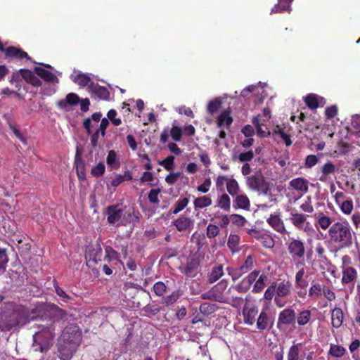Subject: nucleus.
Segmentation results:
<instances>
[{"label": "nucleus", "instance_id": "09e8293b", "mask_svg": "<svg viewBox=\"0 0 360 360\" xmlns=\"http://www.w3.org/2000/svg\"><path fill=\"white\" fill-rule=\"evenodd\" d=\"M189 203L188 198H179L173 206V210L172 211V214H176L181 211H182Z\"/></svg>", "mask_w": 360, "mask_h": 360}, {"label": "nucleus", "instance_id": "a878e982", "mask_svg": "<svg viewBox=\"0 0 360 360\" xmlns=\"http://www.w3.org/2000/svg\"><path fill=\"white\" fill-rule=\"evenodd\" d=\"M233 206L235 209L249 210L250 208V201L246 195L238 194L235 196Z\"/></svg>", "mask_w": 360, "mask_h": 360}, {"label": "nucleus", "instance_id": "6e6d98bb", "mask_svg": "<svg viewBox=\"0 0 360 360\" xmlns=\"http://www.w3.org/2000/svg\"><path fill=\"white\" fill-rule=\"evenodd\" d=\"M76 170L77 176L79 179H83L85 177L84 165L83 161L79 158V155H76L75 158Z\"/></svg>", "mask_w": 360, "mask_h": 360}, {"label": "nucleus", "instance_id": "de8ad7c7", "mask_svg": "<svg viewBox=\"0 0 360 360\" xmlns=\"http://www.w3.org/2000/svg\"><path fill=\"white\" fill-rule=\"evenodd\" d=\"M223 303L229 304L235 308H240L243 304V299L241 297L229 294Z\"/></svg>", "mask_w": 360, "mask_h": 360}, {"label": "nucleus", "instance_id": "8fccbe9b", "mask_svg": "<svg viewBox=\"0 0 360 360\" xmlns=\"http://www.w3.org/2000/svg\"><path fill=\"white\" fill-rule=\"evenodd\" d=\"M221 104H222L221 98H216L210 101L208 103L207 110L209 113H210L211 115H213L219 110Z\"/></svg>", "mask_w": 360, "mask_h": 360}, {"label": "nucleus", "instance_id": "49530a36", "mask_svg": "<svg viewBox=\"0 0 360 360\" xmlns=\"http://www.w3.org/2000/svg\"><path fill=\"white\" fill-rule=\"evenodd\" d=\"M226 190L229 195L234 197L239 193L240 186L235 179H229L227 181Z\"/></svg>", "mask_w": 360, "mask_h": 360}, {"label": "nucleus", "instance_id": "052dcab7", "mask_svg": "<svg viewBox=\"0 0 360 360\" xmlns=\"http://www.w3.org/2000/svg\"><path fill=\"white\" fill-rule=\"evenodd\" d=\"M226 271L233 281L238 280L240 277L242 276L243 274H244V273H242V271L240 270L239 267H227Z\"/></svg>", "mask_w": 360, "mask_h": 360}, {"label": "nucleus", "instance_id": "338daca9", "mask_svg": "<svg viewBox=\"0 0 360 360\" xmlns=\"http://www.w3.org/2000/svg\"><path fill=\"white\" fill-rule=\"evenodd\" d=\"M259 241L264 245V247L271 248L274 245V239L267 234H263L259 239Z\"/></svg>", "mask_w": 360, "mask_h": 360}, {"label": "nucleus", "instance_id": "423d86ee", "mask_svg": "<svg viewBox=\"0 0 360 360\" xmlns=\"http://www.w3.org/2000/svg\"><path fill=\"white\" fill-rule=\"evenodd\" d=\"M227 288L228 281L223 279L214 285L209 292L204 294L202 297L223 303L229 294L231 293V290H233L232 286L229 289H227Z\"/></svg>", "mask_w": 360, "mask_h": 360}, {"label": "nucleus", "instance_id": "dca6fc26", "mask_svg": "<svg viewBox=\"0 0 360 360\" xmlns=\"http://www.w3.org/2000/svg\"><path fill=\"white\" fill-rule=\"evenodd\" d=\"M86 258L89 259V262L92 261L97 263L101 260L102 257V248L100 243L89 244L86 245L85 250Z\"/></svg>", "mask_w": 360, "mask_h": 360}, {"label": "nucleus", "instance_id": "39448f33", "mask_svg": "<svg viewBox=\"0 0 360 360\" xmlns=\"http://www.w3.org/2000/svg\"><path fill=\"white\" fill-rule=\"evenodd\" d=\"M246 184L252 191H256L259 195H263L269 198L271 202H275L276 199L270 193V184L260 174L249 176L246 178Z\"/></svg>", "mask_w": 360, "mask_h": 360}, {"label": "nucleus", "instance_id": "cd10ccee", "mask_svg": "<svg viewBox=\"0 0 360 360\" xmlns=\"http://www.w3.org/2000/svg\"><path fill=\"white\" fill-rule=\"evenodd\" d=\"M309 282L306 275L305 269L302 267L295 274V285L296 288L305 290L308 286Z\"/></svg>", "mask_w": 360, "mask_h": 360}, {"label": "nucleus", "instance_id": "9d476101", "mask_svg": "<svg viewBox=\"0 0 360 360\" xmlns=\"http://www.w3.org/2000/svg\"><path fill=\"white\" fill-rule=\"evenodd\" d=\"M295 311L291 308H285L278 314L277 327L279 329H281L284 326L294 324L295 322Z\"/></svg>", "mask_w": 360, "mask_h": 360}, {"label": "nucleus", "instance_id": "0eeeda50", "mask_svg": "<svg viewBox=\"0 0 360 360\" xmlns=\"http://www.w3.org/2000/svg\"><path fill=\"white\" fill-rule=\"evenodd\" d=\"M290 220L297 229L303 231L307 235H311L315 231L311 224L307 221V215L300 213L295 209L290 210Z\"/></svg>", "mask_w": 360, "mask_h": 360}, {"label": "nucleus", "instance_id": "ddd939ff", "mask_svg": "<svg viewBox=\"0 0 360 360\" xmlns=\"http://www.w3.org/2000/svg\"><path fill=\"white\" fill-rule=\"evenodd\" d=\"M288 249L294 259L302 258L305 253L304 244L300 239L292 238L288 244Z\"/></svg>", "mask_w": 360, "mask_h": 360}, {"label": "nucleus", "instance_id": "c756f323", "mask_svg": "<svg viewBox=\"0 0 360 360\" xmlns=\"http://www.w3.org/2000/svg\"><path fill=\"white\" fill-rule=\"evenodd\" d=\"M34 72L42 79L48 82L51 83H58V77L50 71L45 70L40 67H36L34 68Z\"/></svg>", "mask_w": 360, "mask_h": 360}, {"label": "nucleus", "instance_id": "a211bd4d", "mask_svg": "<svg viewBox=\"0 0 360 360\" xmlns=\"http://www.w3.org/2000/svg\"><path fill=\"white\" fill-rule=\"evenodd\" d=\"M342 283L343 285H354L357 278V271L354 267H341Z\"/></svg>", "mask_w": 360, "mask_h": 360}, {"label": "nucleus", "instance_id": "5fc2aeb1", "mask_svg": "<svg viewBox=\"0 0 360 360\" xmlns=\"http://www.w3.org/2000/svg\"><path fill=\"white\" fill-rule=\"evenodd\" d=\"M254 266V259L251 255H248L245 259L244 262L239 266L242 273H247L250 271Z\"/></svg>", "mask_w": 360, "mask_h": 360}, {"label": "nucleus", "instance_id": "864d4df0", "mask_svg": "<svg viewBox=\"0 0 360 360\" xmlns=\"http://www.w3.org/2000/svg\"><path fill=\"white\" fill-rule=\"evenodd\" d=\"M181 295V292L180 290H175L172 292L171 295L165 297L162 300V303L166 306L172 305L178 300Z\"/></svg>", "mask_w": 360, "mask_h": 360}, {"label": "nucleus", "instance_id": "e433bc0d", "mask_svg": "<svg viewBox=\"0 0 360 360\" xmlns=\"http://www.w3.org/2000/svg\"><path fill=\"white\" fill-rule=\"evenodd\" d=\"M292 0H279L278 3L276 4L271 9V13H281L283 11H291L290 4Z\"/></svg>", "mask_w": 360, "mask_h": 360}, {"label": "nucleus", "instance_id": "4be33fe9", "mask_svg": "<svg viewBox=\"0 0 360 360\" xmlns=\"http://www.w3.org/2000/svg\"><path fill=\"white\" fill-rule=\"evenodd\" d=\"M333 219L323 212H319L315 217V226L319 229H329L333 224Z\"/></svg>", "mask_w": 360, "mask_h": 360}, {"label": "nucleus", "instance_id": "7c9ffc66", "mask_svg": "<svg viewBox=\"0 0 360 360\" xmlns=\"http://www.w3.org/2000/svg\"><path fill=\"white\" fill-rule=\"evenodd\" d=\"M257 328L259 330H266L269 325V315L265 309H262L257 321Z\"/></svg>", "mask_w": 360, "mask_h": 360}, {"label": "nucleus", "instance_id": "c03bdc74", "mask_svg": "<svg viewBox=\"0 0 360 360\" xmlns=\"http://www.w3.org/2000/svg\"><path fill=\"white\" fill-rule=\"evenodd\" d=\"M346 353V349L339 345L330 344L328 354L335 358H340Z\"/></svg>", "mask_w": 360, "mask_h": 360}, {"label": "nucleus", "instance_id": "2eb2a0df", "mask_svg": "<svg viewBox=\"0 0 360 360\" xmlns=\"http://www.w3.org/2000/svg\"><path fill=\"white\" fill-rule=\"evenodd\" d=\"M172 224L176 230L180 232H190L194 227V220L184 215L173 221Z\"/></svg>", "mask_w": 360, "mask_h": 360}, {"label": "nucleus", "instance_id": "13d9d810", "mask_svg": "<svg viewBox=\"0 0 360 360\" xmlns=\"http://www.w3.org/2000/svg\"><path fill=\"white\" fill-rule=\"evenodd\" d=\"M160 192L161 191L160 188L151 189L149 191L148 196L149 202L154 205H158L160 202L158 196Z\"/></svg>", "mask_w": 360, "mask_h": 360}, {"label": "nucleus", "instance_id": "37998d69", "mask_svg": "<svg viewBox=\"0 0 360 360\" xmlns=\"http://www.w3.org/2000/svg\"><path fill=\"white\" fill-rule=\"evenodd\" d=\"M5 52H6V56H13V57H15L17 58H26L28 60L30 59V58L28 56V55L26 52L23 51L21 49L13 47V46L7 48L5 50Z\"/></svg>", "mask_w": 360, "mask_h": 360}, {"label": "nucleus", "instance_id": "603ef678", "mask_svg": "<svg viewBox=\"0 0 360 360\" xmlns=\"http://www.w3.org/2000/svg\"><path fill=\"white\" fill-rule=\"evenodd\" d=\"M106 162L112 169H117L119 167L120 163L117 159V154L115 150H112L108 152Z\"/></svg>", "mask_w": 360, "mask_h": 360}, {"label": "nucleus", "instance_id": "ea45409f", "mask_svg": "<svg viewBox=\"0 0 360 360\" xmlns=\"http://www.w3.org/2000/svg\"><path fill=\"white\" fill-rule=\"evenodd\" d=\"M224 275L222 265H217L212 268L208 276V281L210 283L216 282Z\"/></svg>", "mask_w": 360, "mask_h": 360}, {"label": "nucleus", "instance_id": "473e14b6", "mask_svg": "<svg viewBox=\"0 0 360 360\" xmlns=\"http://www.w3.org/2000/svg\"><path fill=\"white\" fill-rule=\"evenodd\" d=\"M301 344H293L290 347L287 353V360H302L300 354Z\"/></svg>", "mask_w": 360, "mask_h": 360}, {"label": "nucleus", "instance_id": "72a5a7b5", "mask_svg": "<svg viewBox=\"0 0 360 360\" xmlns=\"http://www.w3.org/2000/svg\"><path fill=\"white\" fill-rule=\"evenodd\" d=\"M311 311L309 309H304L296 315L295 320H297V323L300 326H303L309 323L311 319Z\"/></svg>", "mask_w": 360, "mask_h": 360}, {"label": "nucleus", "instance_id": "7ed1b4c3", "mask_svg": "<svg viewBox=\"0 0 360 360\" xmlns=\"http://www.w3.org/2000/svg\"><path fill=\"white\" fill-rule=\"evenodd\" d=\"M37 327L39 330L33 335L32 347L34 351L46 352L55 337V321L50 319L37 325Z\"/></svg>", "mask_w": 360, "mask_h": 360}, {"label": "nucleus", "instance_id": "69168bd1", "mask_svg": "<svg viewBox=\"0 0 360 360\" xmlns=\"http://www.w3.org/2000/svg\"><path fill=\"white\" fill-rule=\"evenodd\" d=\"M231 222L238 226H243L247 222L243 216L236 214H231Z\"/></svg>", "mask_w": 360, "mask_h": 360}, {"label": "nucleus", "instance_id": "a19ab883", "mask_svg": "<svg viewBox=\"0 0 360 360\" xmlns=\"http://www.w3.org/2000/svg\"><path fill=\"white\" fill-rule=\"evenodd\" d=\"M139 222V217L134 212H123L122 217L121 226H126L131 224L134 226Z\"/></svg>", "mask_w": 360, "mask_h": 360}, {"label": "nucleus", "instance_id": "c9c22d12", "mask_svg": "<svg viewBox=\"0 0 360 360\" xmlns=\"http://www.w3.org/2000/svg\"><path fill=\"white\" fill-rule=\"evenodd\" d=\"M233 122L232 117L229 111L222 112L217 118V125L219 128L225 127L229 128Z\"/></svg>", "mask_w": 360, "mask_h": 360}, {"label": "nucleus", "instance_id": "4c0bfd02", "mask_svg": "<svg viewBox=\"0 0 360 360\" xmlns=\"http://www.w3.org/2000/svg\"><path fill=\"white\" fill-rule=\"evenodd\" d=\"M217 205L221 210L229 212L231 209V198L226 193L219 195L217 200Z\"/></svg>", "mask_w": 360, "mask_h": 360}, {"label": "nucleus", "instance_id": "f3484780", "mask_svg": "<svg viewBox=\"0 0 360 360\" xmlns=\"http://www.w3.org/2000/svg\"><path fill=\"white\" fill-rule=\"evenodd\" d=\"M338 169H339L337 165L330 161H328L321 167V176H319V180L321 182H327L330 179V176L337 173Z\"/></svg>", "mask_w": 360, "mask_h": 360}, {"label": "nucleus", "instance_id": "e2e57ef3", "mask_svg": "<svg viewBox=\"0 0 360 360\" xmlns=\"http://www.w3.org/2000/svg\"><path fill=\"white\" fill-rule=\"evenodd\" d=\"M300 209L303 212L309 214L314 212V210L312 205L311 198L310 197H307L306 200L301 204Z\"/></svg>", "mask_w": 360, "mask_h": 360}, {"label": "nucleus", "instance_id": "58836bf2", "mask_svg": "<svg viewBox=\"0 0 360 360\" xmlns=\"http://www.w3.org/2000/svg\"><path fill=\"white\" fill-rule=\"evenodd\" d=\"M323 98L316 95L310 94L305 98L307 105L311 109L317 108L319 105L323 104Z\"/></svg>", "mask_w": 360, "mask_h": 360}, {"label": "nucleus", "instance_id": "20e7f679", "mask_svg": "<svg viewBox=\"0 0 360 360\" xmlns=\"http://www.w3.org/2000/svg\"><path fill=\"white\" fill-rule=\"evenodd\" d=\"M329 240L340 248H348L352 244V231L347 222L337 221L328 231Z\"/></svg>", "mask_w": 360, "mask_h": 360}, {"label": "nucleus", "instance_id": "4468645a", "mask_svg": "<svg viewBox=\"0 0 360 360\" xmlns=\"http://www.w3.org/2000/svg\"><path fill=\"white\" fill-rule=\"evenodd\" d=\"M258 307L255 304H246L243 308V321L245 324L252 326L256 321Z\"/></svg>", "mask_w": 360, "mask_h": 360}, {"label": "nucleus", "instance_id": "f704fd0d", "mask_svg": "<svg viewBox=\"0 0 360 360\" xmlns=\"http://www.w3.org/2000/svg\"><path fill=\"white\" fill-rule=\"evenodd\" d=\"M133 178L132 173L129 170L124 172V174H116L111 181V186L117 187L124 181L131 180Z\"/></svg>", "mask_w": 360, "mask_h": 360}, {"label": "nucleus", "instance_id": "5701e85b", "mask_svg": "<svg viewBox=\"0 0 360 360\" xmlns=\"http://www.w3.org/2000/svg\"><path fill=\"white\" fill-rule=\"evenodd\" d=\"M289 185L293 189L301 193V194H304L308 191L309 181L304 178L298 177L293 179L289 182Z\"/></svg>", "mask_w": 360, "mask_h": 360}, {"label": "nucleus", "instance_id": "6e6552de", "mask_svg": "<svg viewBox=\"0 0 360 360\" xmlns=\"http://www.w3.org/2000/svg\"><path fill=\"white\" fill-rule=\"evenodd\" d=\"M25 322V318L20 316L18 312L0 313V330H8L15 326L23 325Z\"/></svg>", "mask_w": 360, "mask_h": 360}, {"label": "nucleus", "instance_id": "0e129e2a", "mask_svg": "<svg viewBox=\"0 0 360 360\" xmlns=\"http://www.w3.org/2000/svg\"><path fill=\"white\" fill-rule=\"evenodd\" d=\"M219 233V229L217 225L210 224L207 227V236L209 238L216 237Z\"/></svg>", "mask_w": 360, "mask_h": 360}, {"label": "nucleus", "instance_id": "774afa93", "mask_svg": "<svg viewBox=\"0 0 360 360\" xmlns=\"http://www.w3.org/2000/svg\"><path fill=\"white\" fill-rule=\"evenodd\" d=\"M105 165L103 162H99L91 169V174L94 176H100L105 172Z\"/></svg>", "mask_w": 360, "mask_h": 360}, {"label": "nucleus", "instance_id": "4d7b16f0", "mask_svg": "<svg viewBox=\"0 0 360 360\" xmlns=\"http://www.w3.org/2000/svg\"><path fill=\"white\" fill-rule=\"evenodd\" d=\"M158 164L162 166L166 170L172 171L174 167V157L169 155L165 160L160 161Z\"/></svg>", "mask_w": 360, "mask_h": 360}, {"label": "nucleus", "instance_id": "3c124183", "mask_svg": "<svg viewBox=\"0 0 360 360\" xmlns=\"http://www.w3.org/2000/svg\"><path fill=\"white\" fill-rule=\"evenodd\" d=\"M240 242V237L236 234H230L228 238L227 245L229 249L233 252H236L238 251V245Z\"/></svg>", "mask_w": 360, "mask_h": 360}, {"label": "nucleus", "instance_id": "680f3d73", "mask_svg": "<svg viewBox=\"0 0 360 360\" xmlns=\"http://www.w3.org/2000/svg\"><path fill=\"white\" fill-rule=\"evenodd\" d=\"M167 287L163 282L158 281L153 285V291L157 296L161 297L166 292Z\"/></svg>", "mask_w": 360, "mask_h": 360}, {"label": "nucleus", "instance_id": "a18cd8bd", "mask_svg": "<svg viewBox=\"0 0 360 360\" xmlns=\"http://www.w3.org/2000/svg\"><path fill=\"white\" fill-rule=\"evenodd\" d=\"M212 199L206 195L198 197L193 201L194 207L195 209H202L209 207L212 205Z\"/></svg>", "mask_w": 360, "mask_h": 360}, {"label": "nucleus", "instance_id": "aec40b11", "mask_svg": "<svg viewBox=\"0 0 360 360\" xmlns=\"http://www.w3.org/2000/svg\"><path fill=\"white\" fill-rule=\"evenodd\" d=\"M105 260H108V263H112L117 267L124 266L123 262L120 260V253L113 249L111 246H106L105 248Z\"/></svg>", "mask_w": 360, "mask_h": 360}, {"label": "nucleus", "instance_id": "79ce46f5", "mask_svg": "<svg viewBox=\"0 0 360 360\" xmlns=\"http://www.w3.org/2000/svg\"><path fill=\"white\" fill-rule=\"evenodd\" d=\"M5 52H6V56H13V57H15L17 58H26L28 60L30 59V58L28 56V55L26 52L23 51L21 49L13 47V46L7 48L5 50Z\"/></svg>", "mask_w": 360, "mask_h": 360}, {"label": "nucleus", "instance_id": "bf43d9fd", "mask_svg": "<svg viewBox=\"0 0 360 360\" xmlns=\"http://www.w3.org/2000/svg\"><path fill=\"white\" fill-rule=\"evenodd\" d=\"M353 202L352 200H345L340 205V210L345 214H350L353 210Z\"/></svg>", "mask_w": 360, "mask_h": 360}, {"label": "nucleus", "instance_id": "9b49d317", "mask_svg": "<svg viewBox=\"0 0 360 360\" xmlns=\"http://www.w3.org/2000/svg\"><path fill=\"white\" fill-rule=\"evenodd\" d=\"M259 271H253L245 277L240 282L235 285H232L233 290L240 293L247 292L259 276Z\"/></svg>", "mask_w": 360, "mask_h": 360}, {"label": "nucleus", "instance_id": "6ab92c4d", "mask_svg": "<svg viewBox=\"0 0 360 360\" xmlns=\"http://www.w3.org/2000/svg\"><path fill=\"white\" fill-rule=\"evenodd\" d=\"M79 102V96L75 93L68 94L65 99L57 102V106L62 110H68L70 106L76 105Z\"/></svg>", "mask_w": 360, "mask_h": 360}, {"label": "nucleus", "instance_id": "f257e3e1", "mask_svg": "<svg viewBox=\"0 0 360 360\" xmlns=\"http://www.w3.org/2000/svg\"><path fill=\"white\" fill-rule=\"evenodd\" d=\"M82 340V333L78 326L66 327L58 340V347L61 360H70Z\"/></svg>", "mask_w": 360, "mask_h": 360}, {"label": "nucleus", "instance_id": "b1692460", "mask_svg": "<svg viewBox=\"0 0 360 360\" xmlns=\"http://www.w3.org/2000/svg\"><path fill=\"white\" fill-rule=\"evenodd\" d=\"M70 78L72 82L77 84L81 87L88 86L91 83V79L88 74H84L81 72L75 71L73 74L70 75Z\"/></svg>", "mask_w": 360, "mask_h": 360}, {"label": "nucleus", "instance_id": "412c9836", "mask_svg": "<svg viewBox=\"0 0 360 360\" xmlns=\"http://www.w3.org/2000/svg\"><path fill=\"white\" fill-rule=\"evenodd\" d=\"M87 89L91 94L95 95L101 99L107 100L110 96V93L105 87L101 86L94 82L90 83Z\"/></svg>", "mask_w": 360, "mask_h": 360}, {"label": "nucleus", "instance_id": "f8f14e48", "mask_svg": "<svg viewBox=\"0 0 360 360\" xmlns=\"http://www.w3.org/2000/svg\"><path fill=\"white\" fill-rule=\"evenodd\" d=\"M105 213L107 215V221L110 224L116 226H121L123 211L119 208L118 205L108 206Z\"/></svg>", "mask_w": 360, "mask_h": 360}, {"label": "nucleus", "instance_id": "2f4dec72", "mask_svg": "<svg viewBox=\"0 0 360 360\" xmlns=\"http://www.w3.org/2000/svg\"><path fill=\"white\" fill-rule=\"evenodd\" d=\"M323 288V286L319 283H311L308 292L311 300H317L322 295Z\"/></svg>", "mask_w": 360, "mask_h": 360}, {"label": "nucleus", "instance_id": "393cba45", "mask_svg": "<svg viewBox=\"0 0 360 360\" xmlns=\"http://www.w3.org/2000/svg\"><path fill=\"white\" fill-rule=\"evenodd\" d=\"M267 222L276 231L282 234L288 233L285 228L283 221L278 215H271L268 218Z\"/></svg>", "mask_w": 360, "mask_h": 360}, {"label": "nucleus", "instance_id": "c85d7f7f", "mask_svg": "<svg viewBox=\"0 0 360 360\" xmlns=\"http://www.w3.org/2000/svg\"><path fill=\"white\" fill-rule=\"evenodd\" d=\"M268 281V276L266 273L262 272L259 274V276L253 283V288L252 292L254 293H259L262 291Z\"/></svg>", "mask_w": 360, "mask_h": 360}, {"label": "nucleus", "instance_id": "1a4fd4ad", "mask_svg": "<svg viewBox=\"0 0 360 360\" xmlns=\"http://www.w3.org/2000/svg\"><path fill=\"white\" fill-rule=\"evenodd\" d=\"M265 84L262 82H259L257 84H252L246 88L243 89L240 92V96L242 97L248 96L249 94H252V96L255 98V100L262 103L264 98L266 96V94L264 89Z\"/></svg>", "mask_w": 360, "mask_h": 360}, {"label": "nucleus", "instance_id": "bb28decb", "mask_svg": "<svg viewBox=\"0 0 360 360\" xmlns=\"http://www.w3.org/2000/svg\"><path fill=\"white\" fill-rule=\"evenodd\" d=\"M331 325L335 328H339L344 321L343 311L340 307H335L331 310Z\"/></svg>", "mask_w": 360, "mask_h": 360}, {"label": "nucleus", "instance_id": "f03ea898", "mask_svg": "<svg viewBox=\"0 0 360 360\" xmlns=\"http://www.w3.org/2000/svg\"><path fill=\"white\" fill-rule=\"evenodd\" d=\"M292 289V283L289 279H279L268 286L264 293V299L267 301L274 300L278 307H283L291 296Z\"/></svg>", "mask_w": 360, "mask_h": 360}]
</instances>
